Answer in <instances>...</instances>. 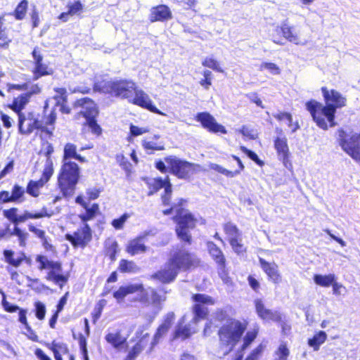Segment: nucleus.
Here are the masks:
<instances>
[{"label":"nucleus","mask_w":360,"mask_h":360,"mask_svg":"<svg viewBox=\"0 0 360 360\" xmlns=\"http://www.w3.org/2000/svg\"><path fill=\"white\" fill-rule=\"evenodd\" d=\"M94 89L122 99H127L129 103L151 112L167 116L166 113L156 108L149 95L139 88L131 79L102 80L95 83Z\"/></svg>","instance_id":"1"},{"label":"nucleus","mask_w":360,"mask_h":360,"mask_svg":"<svg viewBox=\"0 0 360 360\" xmlns=\"http://www.w3.org/2000/svg\"><path fill=\"white\" fill-rule=\"evenodd\" d=\"M193 300L195 302L193 307V316L188 324L184 325L187 318L182 317L174 333V338L185 340L198 330V323L205 319L208 313V309L205 305H214L215 300L205 294H195L193 296Z\"/></svg>","instance_id":"2"},{"label":"nucleus","mask_w":360,"mask_h":360,"mask_svg":"<svg viewBox=\"0 0 360 360\" xmlns=\"http://www.w3.org/2000/svg\"><path fill=\"white\" fill-rule=\"evenodd\" d=\"M131 294H136L135 301L144 304H152L156 309L155 314L160 310V305L165 300V297L158 295L153 288L145 289L141 283H129L121 285L113 292V297L117 303H121L127 296Z\"/></svg>","instance_id":"3"},{"label":"nucleus","mask_w":360,"mask_h":360,"mask_svg":"<svg viewBox=\"0 0 360 360\" xmlns=\"http://www.w3.org/2000/svg\"><path fill=\"white\" fill-rule=\"evenodd\" d=\"M198 263L195 255L185 250H179L172 255L169 262L155 276L162 283H169L175 278L179 270L188 269L197 266Z\"/></svg>","instance_id":"4"},{"label":"nucleus","mask_w":360,"mask_h":360,"mask_svg":"<svg viewBox=\"0 0 360 360\" xmlns=\"http://www.w3.org/2000/svg\"><path fill=\"white\" fill-rule=\"evenodd\" d=\"M247 328V323L230 319L219 330L220 345L217 356L221 357L229 354L241 340Z\"/></svg>","instance_id":"5"},{"label":"nucleus","mask_w":360,"mask_h":360,"mask_svg":"<svg viewBox=\"0 0 360 360\" xmlns=\"http://www.w3.org/2000/svg\"><path fill=\"white\" fill-rule=\"evenodd\" d=\"M173 212L176 213L175 221L176 222V233L178 238L190 243L191 239V230L195 228L199 220L195 218L188 210L184 208H177L176 205H172L169 209L162 211L165 215L170 214Z\"/></svg>","instance_id":"6"},{"label":"nucleus","mask_w":360,"mask_h":360,"mask_svg":"<svg viewBox=\"0 0 360 360\" xmlns=\"http://www.w3.org/2000/svg\"><path fill=\"white\" fill-rule=\"evenodd\" d=\"M306 108L310 112L313 120L319 128L327 130L329 127L335 126V117L336 111H335L334 108L326 105H324L315 100L307 102Z\"/></svg>","instance_id":"7"},{"label":"nucleus","mask_w":360,"mask_h":360,"mask_svg":"<svg viewBox=\"0 0 360 360\" xmlns=\"http://www.w3.org/2000/svg\"><path fill=\"white\" fill-rule=\"evenodd\" d=\"M338 142L341 148L355 161H360V131L349 127L338 131Z\"/></svg>","instance_id":"8"},{"label":"nucleus","mask_w":360,"mask_h":360,"mask_svg":"<svg viewBox=\"0 0 360 360\" xmlns=\"http://www.w3.org/2000/svg\"><path fill=\"white\" fill-rule=\"evenodd\" d=\"M79 178L78 165L71 161H65L61 167L58 181L64 195L72 193Z\"/></svg>","instance_id":"9"},{"label":"nucleus","mask_w":360,"mask_h":360,"mask_svg":"<svg viewBox=\"0 0 360 360\" xmlns=\"http://www.w3.org/2000/svg\"><path fill=\"white\" fill-rule=\"evenodd\" d=\"M30 96L31 94L29 93L21 94L18 97L14 98L11 105V108L18 113V128L21 134H30L34 129H39L41 128L39 122L37 120L32 121V120H28L26 126H24L26 118L25 115L21 112V110L29 102Z\"/></svg>","instance_id":"10"},{"label":"nucleus","mask_w":360,"mask_h":360,"mask_svg":"<svg viewBox=\"0 0 360 360\" xmlns=\"http://www.w3.org/2000/svg\"><path fill=\"white\" fill-rule=\"evenodd\" d=\"M165 161L172 173L180 179H186L201 170L199 165L181 160L176 156L167 157Z\"/></svg>","instance_id":"11"},{"label":"nucleus","mask_w":360,"mask_h":360,"mask_svg":"<svg viewBox=\"0 0 360 360\" xmlns=\"http://www.w3.org/2000/svg\"><path fill=\"white\" fill-rule=\"evenodd\" d=\"M46 279L52 281L60 288L68 282L70 274L64 271L58 261L49 260L46 258Z\"/></svg>","instance_id":"12"},{"label":"nucleus","mask_w":360,"mask_h":360,"mask_svg":"<svg viewBox=\"0 0 360 360\" xmlns=\"http://www.w3.org/2000/svg\"><path fill=\"white\" fill-rule=\"evenodd\" d=\"M282 32L283 37L288 41L296 45H304L300 36L294 30V27L288 24L287 20L281 22L280 27H276L274 32L270 34L273 41L277 44H282L280 40L279 33Z\"/></svg>","instance_id":"13"},{"label":"nucleus","mask_w":360,"mask_h":360,"mask_svg":"<svg viewBox=\"0 0 360 360\" xmlns=\"http://www.w3.org/2000/svg\"><path fill=\"white\" fill-rule=\"evenodd\" d=\"M195 120L201 124L204 129L211 133H221L223 134L227 133L225 127L219 124L215 118L209 112H202L198 113L195 115Z\"/></svg>","instance_id":"14"},{"label":"nucleus","mask_w":360,"mask_h":360,"mask_svg":"<svg viewBox=\"0 0 360 360\" xmlns=\"http://www.w3.org/2000/svg\"><path fill=\"white\" fill-rule=\"evenodd\" d=\"M321 93L326 103V105L334 108H342L347 105V98L342 94L335 89H328L326 86L321 88Z\"/></svg>","instance_id":"15"},{"label":"nucleus","mask_w":360,"mask_h":360,"mask_svg":"<svg viewBox=\"0 0 360 360\" xmlns=\"http://www.w3.org/2000/svg\"><path fill=\"white\" fill-rule=\"evenodd\" d=\"M66 238L75 247H84L91 239V229L87 224H84L73 234H67Z\"/></svg>","instance_id":"16"},{"label":"nucleus","mask_w":360,"mask_h":360,"mask_svg":"<svg viewBox=\"0 0 360 360\" xmlns=\"http://www.w3.org/2000/svg\"><path fill=\"white\" fill-rule=\"evenodd\" d=\"M254 303L257 316L263 321L277 322L281 320V314L277 311L267 309L262 300L256 299Z\"/></svg>","instance_id":"17"},{"label":"nucleus","mask_w":360,"mask_h":360,"mask_svg":"<svg viewBox=\"0 0 360 360\" xmlns=\"http://www.w3.org/2000/svg\"><path fill=\"white\" fill-rule=\"evenodd\" d=\"M75 107L81 108L78 114L82 115L86 120L96 117L98 114L96 103L88 98L77 100L75 103Z\"/></svg>","instance_id":"18"},{"label":"nucleus","mask_w":360,"mask_h":360,"mask_svg":"<svg viewBox=\"0 0 360 360\" xmlns=\"http://www.w3.org/2000/svg\"><path fill=\"white\" fill-rule=\"evenodd\" d=\"M261 268L267 275L269 280L274 283H279L281 276L278 271V266L275 262H268L262 258L259 259Z\"/></svg>","instance_id":"19"},{"label":"nucleus","mask_w":360,"mask_h":360,"mask_svg":"<svg viewBox=\"0 0 360 360\" xmlns=\"http://www.w3.org/2000/svg\"><path fill=\"white\" fill-rule=\"evenodd\" d=\"M172 18V12L167 6L162 4L154 6L150 9L149 20L152 22L168 20Z\"/></svg>","instance_id":"20"},{"label":"nucleus","mask_w":360,"mask_h":360,"mask_svg":"<svg viewBox=\"0 0 360 360\" xmlns=\"http://www.w3.org/2000/svg\"><path fill=\"white\" fill-rule=\"evenodd\" d=\"M141 145L148 153L165 150V143L160 140V136L158 134L144 138L141 141Z\"/></svg>","instance_id":"21"},{"label":"nucleus","mask_w":360,"mask_h":360,"mask_svg":"<svg viewBox=\"0 0 360 360\" xmlns=\"http://www.w3.org/2000/svg\"><path fill=\"white\" fill-rule=\"evenodd\" d=\"M53 98L56 101V107H59L62 113L69 114L70 112V108L67 105V91L65 89H55Z\"/></svg>","instance_id":"22"},{"label":"nucleus","mask_w":360,"mask_h":360,"mask_svg":"<svg viewBox=\"0 0 360 360\" xmlns=\"http://www.w3.org/2000/svg\"><path fill=\"white\" fill-rule=\"evenodd\" d=\"M146 235L139 236L128 242L126 247V251L131 255L143 253L147 248L144 245V238Z\"/></svg>","instance_id":"23"},{"label":"nucleus","mask_w":360,"mask_h":360,"mask_svg":"<svg viewBox=\"0 0 360 360\" xmlns=\"http://www.w3.org/2000/svg\"><path fill=\"white\" fill-rule=\"evenodd\" d=\"M148 184L150 189L148 195H153L162 188H165V193H166L172 192V184H170L168 177H166L165 179H162L160 178L150 179Z\"/></svg>","instance_id":"24"},{"label":"nucleus","mask_w":360,"mask_h":360,"mask_svg":"<svg viewBox=\"0 0 360 360\" xmlns=\"http://www.w3.org/2000/svg\"><path fill=\"white\" fill-rule=\"evenodd\" d=\"M274 147L279 160L285 163L289 158L290 151L285 136L277 137L274 141Z\"/></svg>","instance_id":"25"},{"label":"nucleus","mask_w":360,"mask_h":360,"mask_svg":"<svg viewBox=\"0 0 360 360\" xmlns=\"http://www.w3.org/2000/svg\"><path fill=\"white\" fill-rule=\"evenodd\" d=\"M5 262L14 267H18L25 258L22 252L15 253L13 250H5L4 251Z\"/></svg>","instance_id":"26"},{"label":"nucleus","mask_w":360,"mask_h":360,"mask_svg":"<svg viewBox=\"0 0 360 360\" xmlns=\"http://www.w3.org/2000/svg\"><path fill=\"white\" fill-rule=\"evenodd\" d=\"M207 248L213 259L221 269H224L225 266V258L221 250L212 242L207 243Z\"/></svg>","instance_id":"27"},{"label":"nucleus","mask_w":360,"mask_h":360,"mask_svg":"<svg viewBox=\"0 0 360 360\" xmlns=\"http://www.w3.org/2000/svg\"><path fill=\"white\" fill-rule=\"evenodd\" d=\"M233 158H234V160H236L237 161V162L238 164V166L240 168L238 170L230 171V170H228V169L222 167L221 166H220L217 164H214V163L210 165V168L212 169H214V170L218 172L219 173L224 174L225 176H226L228 177H233L240 174V171L243 169L244 166H243L241 160L238 157L233 155Z\"/></svg>","instance_id":"28"},{"label":"nucleus","mask_w":360,"mask_h":360,"mask_svg":"<svg viewBox=\"0 0 360 360\" xmlns=\"http://www.w3.org/2000/svg\"><path fill=\"white\" fill-rule=\"evenodd\" d=\"M326 339L327 334L324 331H319L311 338L308 340V345L312 347L314 351H318Z\"/></svg>","instance_id":"29"},{"label":"nucleus","mask_w":360,"mask_h":360,"mask_svg":"<svg viewBox=\"0 0 360 360\" xmlns=\"http://www.w3.org/2000/svg\"><path fill=\"white\" fill-rule=\"evenodd\" d=\"M32 55L35 60L34 78L38 79L39 77L45 75V68L41 64L43 56L40 55L37 49H34Z\"/></svg>","instance_id":"30"},{"label":"nucleus","mask_w":360,"mask_h":360,"mask_svg":"<svg viewBox=\"0 0 360 360\" xmlns=\"http://www.w3.org/2000/svg\"><path fill=\"white\" fill-rule=\"evenodd\" d=\"M335 279V276L333 274L328 275L315 274L314 276V283L318 285L325 288L332 285Z\"/></svg>","instance_id":"31"},{"label":"nucleus","mask_w":360,"mask_h":360,"mask_svg":"<svg viewBox=\"0 0 360 360\" xmlns=\"http://www.w3.org/2000/svg\"><path fill=\"white\" fill-rule=\"evenodd\" d=\"M202 66L212 69L216 72L223 73L224 69L221 63L212 55L205 57L202 60Z\"/></svg>","instance_id":"32"},{"label":"nucleus","mask_w":360,"mask_h":360,"mask_svg":"<svg viewBox=\"0 0 360 360\" xmlns=\"http://www.w3.org/2000/svg\"><path fill=\"white\" fill-rule=\"evenodd\" d=\"M56 360H63V356H67L70 353L67 345L63 343L53 342L51 346Z\"/></svg>","instance_id":"33"},{"label":"nucleus","mask_w":360,"mask_h":360,"mask_svg":"<svg viewBox=\"0 0 360 360\" xmlns=\"http://www.w3.org/2000/svg\"><path fill=\"white\" fill-rule=\"evenodd\" d=\"M105 340L115 348L120 347L126 341V339L119 332L109 333L106 335Z\"/></svg>","instance_id":"34"},{"label":"nucleus","mask_w":360,"mask_h":360,"mask_svg":"<svg viewBox=\"0 0 360 360\" xmlns=\"http://www.w3.org/2000/svg\"><path fill=\"white\" fill-rule=\"evenodd\" d=\"M86 212L79 215L80 219L82 221H87L93 219L99 211V207L98 204H93L91 207L86 205Z\"/></svg>","instance_id":"35"},{"label":"nucleus","mask_w":360,"mask_h":360,"mask_svg":"<svg viewBox=\"0 0 360 360\" xmlns=\"http://www.w3.org/2000/svg\"><path fill=\"white\" fill-rule=\"evenodd\" d=\"M44 186L43 180L41 179L39 181L31 180L27 186L26 191L28 194L33 197H37L39 194V189Z\"/></svg>","instance_id":"36"},{"label":"nucleus","mask_w":360,"mask_h":360,"mask_svg":"<svg viewBox=\"0 0 360 360\" xmlns=\"http://www.w3.org/2000/svg\"><path fill=\"white\" fill-rule=\"evenodd\" d=\"M119 269L124 273H136L139 268L134 262L122 259L120 262Z\"/></svg>","instance_id":"37"},{"label":"nucleus","mask_w":360,"mask_h":360,"mask_svg":"<svg viewBox=\"0 0 360 360\" xmlns=\"http://www.w3.org/2000/svg\"><path fill=\"white\" fill-rule=\"evenodd\" d=\"M150 129L147 127H139L134 124H131L129 127V136L127 139L129 142L132 141V138L139 136L149 132Z\"/></svg>","instance_id":"38"},{"label":"nucleus","mask_w":360,"mask_h":360,"mask_svg":"<svg viewBox=\"0 0 360 360\" xmlns=\"http://www.w3.org/2000/svg\"><path fill=\"white\" fill-rule=\"evenodd\" d=\"M25 193V188L15 184L12 189L11 194V200L13 202H21L23 201V196Z\"/></svg>","instance_id":"39"},{"label":"nucleus","mask_w":360,"mask_h":360,"mask_svg":"<svg viewBox=\"0 0 360 360\" xmlns=\"http://www.w3.org/2000/svg\"><path fill=\"white\" fill-rule=\"evenodd\" d=\"M230 245L233 251L240 255L243 254L246 251V248L242 243V235L239 237L233 238L229 240Z\"/></svg>","instance_id":"40"},{"label":"nucleus","mask_w":360,"mask_h":360,"mask_svg":"<svg viewBox=\"0 0 360 360\" xmlns=\"http://www.w3.org/2000/svg\"><path fill=\"white\" fill-rule=\"evenodd\" d=\"M258 334V328H255L252 330H248L245 337L243 338V345L241 349H245L250 345L254 341Z\"/></svg>","instance_id":"41"},{"label":"nucleus","mask_w":360,"mask_h":360,"mask_svg":"<svg viewBox=\"0 0 360 360\" xmlns=\"http://www.w3.org/2000/svg\"><path fill=\"white\" fill-rule=\"evenodd\" d=\"M145 337L141 340L139 342H137L134 347L129 352L128 356H127L125 360H134L137 355L141 353V352L143 349L146 346L145 344Z\"/></svg>","instance_id":"42"},{"label":"nucleus","mask_w":360,"mask_h":360,"mask_svg":"<svg viewBox=\"0 0 360 360\" xmlns=\"http://www.w3.org/2000/svg\"><path fill=\"white\" fill-rule=\"evenodd\" d=\"M224 230L229 237V240L233 238L239 237L240 235H242L241 232L238 230L236 226L232 223L226 224L224 226Z\"/></svg>","instance_id":"43"},{"label":"nucleus","mask_w":360,"mask_h":360,"mask_svg":"<svg viewBox=\"0 0 360 360\" xmlns=\"http://www.w3.org/2000/svg\"><path fill=\"white\" fill-rule=\"evenodd\" d=\"M28 2L22 0L16 7L15 10V17L18 20H22L26 13Z\"/></svg>","instance_id":"44"},{"label":"nucleus","mask_w":360,"mask_h":360,"mask_svg":"<svg viewBox=\"0 0 360 360\" xmlns=\"http://www.w3.org/2000/svg\"><path fill=\"white\" fill-rule=\"evenodd\" d=\"M239 132L242 134L245 139L253 140L257 137V131L254 129L245 125H243L239 129Z\"/></svg>","instance_id":"45"},{"label":"nucleus","mask_w":360,"mask_h":360,"mask_svg":"<svg viewBox=\"0 0 360 360\" xmlns=\"http://www.w3.org/2000/svg\"><path fill=\"white\" fill-rule=\"evenodd\" d=\"M45 216V213H44L42 211L40 213H36L33 214L31 212H25L22 215H18L17 214V219H16V224H18L20 222H23L27 219H38L41 218Z\"/></svg>","instance_id":"46"},{"label":"nucleus","mask_w":360,"mask_h":360,"mask_svg":"<svg viewBox=\"0 0 360 360\" xmlns=\"http://www.w3.org/2000/svg\"><path fill=\"white\" fill-rule=\"evenodd\" d=\"M130 217V214L124 213L118 219H115L112 221L111 224L116 230L122 229L125 222Z\"/></svg>","instance_id":"47"},{"label":"nucleus","mask_w":360,"mask_h":360,"mask_svg":"<svg viewBox=\"0 0 360 360\" xmlns=\"http://www.w3.org/2000/svg\"><path fill=\"white\" fill-rule=\"evenodd\" d=\"M260 70H266L274 75H277L281 73L280 68L273 63H262L260 65Z\"/></svg>","instance_id":"48"},{"label":"nucleus","mask_w":360,"mask_h":360,"mask_svg":"<svg viewBox=\"0 0 360 360\" xmlns=\"http://www.w3.org/2000/svg\"><path fill=\"white\" fill-rule=\"evenodd\" d=\"M76 154V146L72 143H67L64 148L63 162L69 161V158H74Z\"/></svg>","instance_id":"49"},{"label":"nucleus","mask_w":360,"mask_h":360,"mask_svg":"<svg viewBox=\"0 0 360 360\" xmlns=\"http://www.w3.org/2000/svg\"><path fill=\"white\" fill-rule=\"evenodd\" d=\"M290 352L285 345L281 344L276 352V358L274 360H288Z\"/></svg>","instance_id":"50"},{"label":"nucleus","mask_w":360,"mask_h":360,"mask_svg":"<svg viewBox=\"0 0 360 360\" xmlns=\"http://www.w3.org/2000/svg\"><path fill=\"white\" fill-rule=\"evenodd\" d=\"M19 321L24 324L26 329L27 330V331L30 332L31 334L30 335H29V338L30 339H32V340H37V336L36 335H34L32 331H31V329L29 327L28 324H27V319H26V311L23 309H20L19 310V319H18Z\"/></svg>","instance_id":"51"},{"label":"nucleus","mask_w":360,"mask_h":360,"mask_svg":"<svg viewBox=\"0 0 360 360\" xmlns=\"http://www.w3.org/2000/svg\"><path fill=\"white\" fill-rule=\"evenodd\" d=\"M240 148L243 153H245L248 158H250L252 160L255 162L257 165H259V166H262L264 165V162L259 159L257 155L255 153L248 149L245 146H240Z\"/></svg>","instance_id":"52"},{"label":"nucleus","mask_w":360,"mask_h":360,"mask_svg":"<svg viewBox=\"0 0 360 360\" xmlns=\"http://www.w3.org/2000/svg\"><path fill=\"white\" fill-rule=\"evenodd\" d=\"M55 109L51 111L50 115L48 117H46V134H51L52 131L54 129V127H53V124L56 122V113L55 112Z\"/></svg>","instance_id":"53"},{"label":"nucleus","mask_w":360,"mask_h":360,"mask_svg":"<svg viewBox=\"0 0 360 360\" xmlns=\"http://www.w3.org/2000/svg\"><path fill=\"white\" fill-rule=\"evenodd\" d=\"M264 348L265 345H264L263 344H260L258 347H257L255 349L252 350V352L250 354V355L246 358L245 360H259Z\"/></svg>","instance_id":"54"},{"label":"nucleus","mask_w":360,"mask_h":360,"mask_svg":"<svg viewBox=\"0 0 360 360\" xmlns=\"http://www.w3.org/2000/svg\"><path fill=\"white\" fill-rule=\"evenodd\" d=\"M86 124L91 129L92 133H94V134H96V135L101 134V128L96 123L95 117H91V118L86 120Z\"/></svg>","instance_id":"55"},{"label":"nucleus","mask_w":360,"mask_h":360,"mask_svg":"<svg viewBox=\"0 0 360 360\" xmlns=\"http://www.w3.org/2000/svg\"><path fill=\"white\" fill-rule=\"evenodd\" d=\"M2 305L4 309L8 312H15L19 309L18 306L12 304L6 301L4 292H2Z\"/></svg>","instance_id":"56"},{"label":"nucleus","mask_w":360,"mask_h":360,"mask_svg":"<svg viewBox=\"0 0 360 360\" xmlns=\"http://www.w3.org/2000/svg\"><path fill=\"white\" fill-rule=\"evenodd\" d=\"M17 208H11L9 210H4V215L5 217H6L8 220L12 221L14 224H16V219H17Z\"/></svg>","instance_id":"57"},{"label":"nucleus","mask_w":360,"mask_h":360,"mask_svg":"<svg viewBox=\"0 0 360 360\" xmlns=\"http://www.w3.org/2000/svg\"><path fill=\"white\" fill-rule=\"evenodd\" d=\"M68 12L71 15H75L82 10V5L79 1H75L68 6Z\"/></svg>","instance_id":"58"},{"label":"nucleus","mask_w":360,"mask_h":360,"mask_svg":"<svg viewBox=\"0 0 360 360\" xmlns=\"http://www.w3.org/2000/svg\"><path fill=\"white\" fill-rule=\"evenodd\" d=\"M174 320V314L173 312L168 313L166 315L163 323L160 326H163L165 329L168 330L169 328L171 327Z\"/></svg>","instance_id":"59"},{"label":"nucleus","mask_w":360,"mask_h":360,"mask_svg":"<svg viewBox=\"0 0 360 360\" xmlns=\"http://www.w3.org/2000/svg\"><path fill=\"white\" fill-rule=\"evenodd\" d=\"M168 330L164 328L163 326H160L154 335L153 342L151 343L152 347L155 345L162 335H164Z\"/></svg>","instance_id":"60"},{"label":"nucleus","mask_w":360,"mask_h":360,"mask_svg":"<svg viewBox=\"0 0 360 360\" xmlns=\"http://www.w3.org/2000/svg\"><path fill=\"white\" fill-rule=\"evenodd\" d=\"M36 316L39 319H44L45 316V306L41 302H36Z\"/></svg>","instance_id":"61"},{"label":"nucleus","mask_w":360,"mask_h":360,"mask_svg":"<svg viewBox=\"0 0 360 360\" xmlns=\"http://www.w3.org/2000/svg\"><path fill=\"white\" fill-rule=\"evenodd\" d=\"M11 40L7 37L4 31L0 30V49H6L8 46Z\"/></svg>","instance_id":"62"},{"label":"nucleus","mask_w":360,"mask_h":360,"mask_svg":"<svg viewBox=\"0 0 360 360\" xmlns=\"http://www.w3.org/2000/svg\"><path fill=\"white\" fill-rule=\"evenodd\" d=\"M100 194V191L96 188H89L86 191V195L88 196L89 200H95L98 198Z\"/></svg>","instance_id":"63"},{"label":"nucleus","mask_w":360,"mask_h":360,"mask_svg":"<svg viewBox=\"0 0 360 360\" xmlns=\"http://www.w3.org/2000/svg\"><path fill=\"white\" fill-rule=\"evenodd\" d=\"M333 293L335 295H342L345 291V288L340 283L335 282L332 284Z\"/></svg>","instance_id":"64"}]
</instances>
